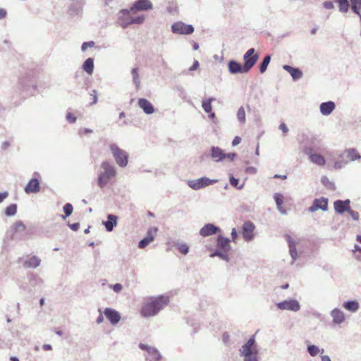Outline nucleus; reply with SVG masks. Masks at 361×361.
I'll return each instance as SVG.
<instances>
[{"instance_id": "1", "label": "nucleus", "mask_w": 361, "mask_h": 361, "mask_svg": "<svg viewBox=\"0 0 361 361\" xmlns=\"http://www.w3.org/2000/svg\"><path fill=\"white\" fill-rule=\"evenodd\" d=\"M169 302L167 296L151 297L145 300L140 310V314L145 317H152L166 307Z\"/></svg>"}, {"instance_id": "2", "label": "nucleus", "mask_w": 361, "mask_h": 361, "mask_svg": "<svg viewBox=\"0 0 361 361\" xmlns=\"http://www.w3.org/2000/svg\"><path fill=\"white\" fill-rule=\"evenodd\" d=\"M130 9L123 8L118 13V21L119 25L126 28L133 24L141 25L145 22V17L143 15L133 16Z\"/></svg>"}, {"instance_id": "3", "label": "nucleus", "mask_w": 361, "mask_h": 361, "mask_svg": "<svg viewBox=\"0 0 361 361\" xmlns=\"http://www.w3.org/2000/svg\"><path fill=\"white\" fill-rule=\"evenodd\" d=\"M102 171L99 173L97 178V183L100 188L106 185L110 180L116 175V171L113 166L108 161H103L101 164Z\"/></svg>"}, {"instance_id": "4", "label": "nucleus", "mask_w": 361, "mask_h": 361, "mask_svg": "<svg viewBox=\"0 0 361 361\" xmlns=\"http://www.w3.org/2000/svg\"><path fill=\"white\" fill-rule=\"evenodd\" d=\"M240 353L244 357V361H258V351L254 336L250 337L247 342L243 345Z\"/></svg>"}, {"instance_id": "5", "label": "nucleus", "mask_w": 361, "mask_h": 361, "mask_svg": "<svg viewBox=\"0 0 361 361\" xmlns=\"http://www.w3.org/2000/svg\"><path fill=\"white\" fill-rule=\"evenodd\" d=\"M110 149L116 160V164L121 167H125L128 164V158L126 152L120 149L116 145L111 144Z\"/></svg>"}, {"instance_id": "6", "label": "nucleus", "mask_w": 361, "mask_h": 361, "mask_svg": "<svg viewBox=\"0 0 361 361\" xmlns=\"http://www.w3.org/2000/svg\"><path fill=\"white\" fill-rule=\"evenodd\" d=\"M217 248H218V250L215 253L212 254L211 257H214V256L216 255V256H219L222 259L228 261V259L227 255L226 253L225 254L221 253V251L227 252L230 250L229 239H228L226 238H224L221 235H219V237L217 238Z\"/></svg>"}, {"instance_id": "7", "label": "nucleus", "mask_w": 361, "mask_h": 361, "mask_svg": "<svg viewBox=\"0 0 361 361\" xmlns=\"http://www.w3.org/2000/svg\"><path fill=\"white\" fill-rule=\"evenodd\" d=\"M133 14L138 12L149 11L153 9V4L150 0H135L128 8Z\"/></svg>"}, {"instance_id": "8", "label": "nucleus", "mask_w": 361, "mask_h": 361, "mask_svg": "<svg viewBox=\"0 0 361 361\" xmlns=\"http://www.w3.org/2000/svg\"><path fill=\"white\" fill-rule=\"evenodd\" d=\"M195 29L190 24H186L182 21H177L172 24L171 31L178 35H190L193 33Z\"/></svg>"}, {"instance_id": "9", "label": "nucleus", "mask_w": 361, "mask_h": 361, "mask_svg": "<svg viewBox=\"0 0 361 361\" xmlns=\"http://www.w3.org/2000/svg\"><path fill=\"white\" fill-rule=\"evenodd\" d=\"M259 53L254 48H251L244 54V65L245 71H249L259 59Z\"/></svg>"}, {"instance_id": "10", "label": "nucleus", "mask_w": 361, "mask_h": 361, "mask_svg": "<svg viewBox=\"0 0 361 361\" xmlns=\"http://www.w3.org/2000/svg\"><path fill=\"white\" fill-rule=\"evenodd\" d=\"M216 182V180H211L208 178L203 177L196 180H190L188 182V185L193 190H199L202 188L209 186Z\"/></svg>"}, {"instance_id": "11", "label": "nucleus", "mask_w": 361, "mask_h": 361, "mask_svg": "<svg viewBox=\"0 0 361 361\" xmlns=\"http://www.w3.org/2000/svg\"><path fill=\"white\" fill-rule=\"evenodd\" d=\"M255 226L251 221H246L243 226L242 235L245 241L251 240L254 237Z\"/></svg>"}, {"instance_id": "12", "label": "nucleus", "mask_w": 361, "mask_h": 361, "mask_svg": "<svg viewBox=\"0 0 361 361\" xmlns=\"http://www.w3.org/2000/svg\"><path fill=\"white\" fill-rule=\"evenodd\" d=\"M235 157V154H224L223 151L219 147H214L212 148V157L216 161L224 160L226 158L229 159L230 160H233Z\"/></svg>"}, {"instance_id": "13", "label": "nucleus", "mask_w": 361, "mask_h": 361, "mask_svg": "<svg viewBox=\"0 0 361 361\" xmlns=\"http://www.w3.org/2000/svg\"><path fill=\"white\" fill-rule=\"evenodd\" d=\"M277 307L280 310H288L291 311H298L300 309V305L295 300H284L277 304Z\"/></svg>"}, {"instance_id": "14", "label": "nucleus", "mask_w": 361, "mask_h": 361, "mask_svg": "<svg viewBox=\"0 0 361 361\" xmlns=\"http://www.w3.org/2000/svg\"><path fill=\"white\" fill-rule=\"evenodd\" d=\"M219 231L220 229L219 227L215 226L214 224H207L200 229V234L203 237H206L213 234H216Z\"/></svg>"}, {"instance_id": "15", "label": "nucleus", "mask_w": 361, "mask_h": 361, "mask_svg": "<svg viewBox=\"0 0 361 361\" xmlns=\"http://www.w3.org/2000/svg\"><path fill=\"white\" fill-rule=\"evenodd\" d=\"M328 207V200L324 197L314 200L313 204L310 207V210L311 212H315L319 209L326 211Z\"/></svg>"}, {"instance_id": "16", "label": "nucleus", "mask_w": 361, "mask_h": 361, "mask_svg": "<svg viewBox=\"0 0 361 361\" xmlns=\"http://www.w3.org/2000/svg\"><path fill=\"white\" fill-rule=\"evenodd\" d=\"M40 190L39 182L37 178H32L25 188L27 194L36 193Z\"/></svg>"}, {"instance_id": "17", "label": "nucleus", "mask_w": 361, "mask_h": 361, "mask_svg": "<svg viewBox=\"0 0 361 361\" xmlns=\"http://www.w3.org/2000/svg\"><path fill=\"white\" fill-rule=\"evenodd\" d=\"M104 313L112 324H116L120 321V314L114 310L106 308Z\"/></svg>"}, {"instance_id": "18", "label": "nucleus", "mask_w": 361, "mask_h": 361, "mask_svg": "<svg viewBox=\"0 0 361 361\" xmlns=\"http://www.w3.org/2000/svg\"><path fill=\"white\" fill-rule=\"evenodd\" d=\"M334 205L336 212L342 214L345 211L348 212L350 209V201L348 200L345 201L337 200L334 202Z\"/></svg>"}, {"instance_id": "19", "label": "nucleus", "mask_w": 361, "mask_h": 361, "mask_svg": "<svg viewBox=\"0 0 361 361\" xmlns=\"http://www.w3.org/2000/svg\"><path fill=\"white\" fill-rule=\"evenodd\" d=\"M229 71L231 73H247V71H245V65H241L240 63L236 61H231L228 64Z\"/></svg>"}, {"instance_id": "20", "label": "nucleus", "mask_w": 361, "mask_h": 361, "mask_svg": "<svg viewBox=\"0 0 361 361\" xmlns=\"http://www.w3.org/2000/svg\"><path fill=\"white\" fill-rule=\"evenodd\" d=\"M138 105L147 114H152L154 111L152 104L146 99H140Z\"/></svg>"}, {"instance_id": "21", "label": "nucleus", "mask_w": 361, "mask_h": 361, "mask_svg": "<svg viewBox=\"0 0 361 361\" xmlns=\"http://www.w3.org/2000/svg\"><path fill=\"white\" fill-rule=\"evenodd\" d=\"M283 68L290 73L293 80H298L302 76V72L298 68H293L288 65H284Z\"/></svg>"}, {"instance_id": "22", "label": "nucleus", "mask_w": 361, "mask_h": 361, "mask_svg": "<svg viewBox=\"0 0 361 361\" xmlns=\"http://www.w3.org/2000/svg\"><path fill=\"white\" fill-rule=\"evenodd\" d=\"M41 260L37 256H32L23 262L25 268H36L39 266Z\"/></svg>"}, {"instance_id": "23", "label": "nucleus", "mask_w": 361, "mask_h": 361, "mask_svg": "<svg viewBox=\"0 0 361 361\" xmlns=\"http://www.w3.org/2000/svg\"><path fill=\"white\" fill-rule=\"evenodd\" d=\"M335 109V104L333 102L322 103L320 105V111L323 115L330 114Z\"/></svg>"}, {"instance_id": "24", "label": "nucleus", "mask_w": 361, "mask_h": 361, "mask_svg": "<svg viewBox=\"0 0 361 361\" xmlns=\"http://www.w3.org/2000/svg\"><path fill=\"white\" fill-rule=\"evenodd\" d=\"M331 315L333 318V322L335 324H341L345 320L343 312L338 309H334L332 310Z\"/></svg>"}, {"instance_id": "25", "label": "nucleus", "mask_w": 361, "mask_h": 361, "mask_svg": "<svg viewBox=\"0 0 361 361\" xmlns=\"http://www.w3.org/2000/svg\"><path fill=\"white\" fill-rule=\"evenodd\" d=\"M334 2L337 4L338 11L341 13H346L348 12L350 8H351L349 0H334Z\"/></svg>"}, {"instance_id": "26", "label": "nucleus", "mask_w": 361, "mask_h": 361, "mask_svg": "<svg viewBox=\"0 0 361 361\" xmlns=\"http://www.w3.org/2000/svg\"><path fill=\"white\" fill-rule=\"evenodd\" d=\"M214 100L213 98L207 99L202 101V108L204 110L205 112L209 113V117L211 118H214L215 116V114L214 112H212V102Z\"/></svg>"}, {"instance_id": "27", "label": "nucleus", "mask_w": 361, "mask_h": 361, "mask_svg": "<svg viewBox=\"0 0 361 361\" xmlns=\"http://www.w3.org/2000/svg\"><path fill=\"white\" fill-rule=\"evenodd\" d=\"M310 159L314 164L318 166H324L326 164V160L324 157L319 154H311Z\"/></svg>"}, {"instance_id": "28", "label": "nucleus", "mask_w": 361, "mask_h": 361, "mask_svg": "<svg viewBox=\"0 0 361 361\" xmlns=\"http://www.w3.org/2000/svg\"><path fill=\"white\" fill-rule=\"evenodd\" d=\"M117 217L114 215H109L108 221L105 222V227L108 231H111L113 228L116 225Z\"/></svg>"}, {"instance_id": "29", "label": "nucleus", "mask_w": 361, "mask_h": 361, "mask_svg": "<svg viewBox=\"0 0 361 361\" xmlns=\"http://www.w3.org/2000/svg\"><path fill=\"white\" fill-rule=\"evenodd\" d=\"M83 70L88 74H92L94 69V61L91 58H88L85 60L82 65Z\"/></svg>"}, {"instance_id": "30", "label": "nucleus", "mask_w": 361, "mask_h": 361, "mask_svg": "<svg viewBox=\"0 0 361 361\" xmlns=\"http://www.w3.org/2000/svg\"><path fill=\"white\" fill-rule=\"evenodd\" d=\"M343 307L350 312H355L359 308V303L355 301H348L343 303Z\"/></svg>"}, {"instance_id": "31", "label": "nucleus", "mask_w": 361, "mask_h": 361, "mask_svg": "<svg viewBox=\"0 0 361 361\" xmlns=\"http://www.w3.org/2000/svg\"><path fill=\"white\" fill-rule=\"evenodd\" d=\"M283 199H284V197L281 194L276 193L274 195V200L277 204V207H278L279 210L282 213L286 212V210L282 207V204L283 203Z\"/></svg>"}, {"instance_id": "32", "label": "nucleus", "mask_w": 361, "mask_h": 361, "mask_svg": "<svg viewBox=\"0 0 361 361\" xmlns=\"http://www.w3.org/2000/svg\"><path fill=\"white\" fill-rule=\"evenodd\" d=\"M351 6V10L354 13H359L361 11V0H349Z\"/></svg>"}, {"instance_id": "33", "label": "nucleus", "mask_w": 361, "mask_h": 361, "mask_svg": "<svg viewBox=\"0 0 361 361\" xmlns=\"http://www.w3.org/2000/svg\"><path fill=\"white\" fill-rule=\"evenodd\" d=\"M270 61H271V57L269 55H267L264 58L262 62L261 63V64L259 66V71L261 73H263L266 71L267 66H268L269 63H270Z\"/></svg>"}, {"instance_id": "34", "label": "nucleus", "mask_w": 361, "mask_h": 361, "mask_svg": "<svg viewBox=\"0 0 361 361\" xmlns=\"http://www.w3.org/2000/svg\"><path fill=\"white\" fill-rule=\"evenodd\" d=\"M139 346H140V348L141 349L145 350H147L149 353L154 354L155 358L156 359H159L160 355H159L158 351L156 349H154L153 348H151V347H149L147 345H145V344H142V343H140Z\"/></svg>"}, {"instance_id": "35", "label": "nucleus", "mask_w": 361, "mask_h": 361, "mask_svg": "<svg viewBox=\"0 0 361 361\" xmlns=\"http://www.w3.org/2000/svg\"><path fill=\"white\" fill-rule=\"evenodd\" d=\"M73 211V207L72 204L70 203H66L63 206V212L65 213V215L63 216V218L66 219L68 216H69L72 214Z\"/></svg>"}, {"instance_id": "36", "label": "nucleus", "mask_w": 361, "mask_h": 361, "mask_svg": "<svg viewBox=\"0 0 361 361\" xmlns=\"http://www.w3.org/2000/svg\"><path fill=\"white\" fill-rule=\"evenodd\" d=\"M157 231H158L157 228H156V227L150 228L147 231V235L146 238H147L149 240L152 239V242L154 240V237L157 235Z\"/></svg>"}, {"instance_id": "37", "label": "nucleus", "mask_w": 361, "mask_h": 361, "mask_svg": "<svg viewBox=\"0 0 361 361\" xmlns=\"http://www.w3.org/2000/svg\"><path fill=\"white\" fill-rule=\"evenodd\" d=\"M17 212V207L16 204H11L6 209V214L7 216H13Z\"/></svg>"}, {"instance_id": "38", "label": "nucleus", "mask_w": 361, "mask_h": 361, "mask_svg": "<svg viewBox=\"0 0 361 361\" xmlns=\"http://www.w3.org/2000/svg\"><path fill=\"white\" fill-rule=\"evenodd\" d=\"M289 248H290V253L293 259L296 258L297 256V251L295 248V245L294 242L290 241L289 242Z\"/></svg>"}, {"instance_id": "39", "label": "nucleus", "mask_w": 361, "mask_h": 361, "mask_svg": "<svg viewBox=\"0 0 361 361\" xmlns=\"http://www.w3.org/2000/svg\"><path fill=\"white\" fill-rule=\"evenodd\" d=\"M307 350H308L309 353L312 356H316L319 352V348L317 346L313 345H309Z\"/></svg>"}, {"instance_id": "40", "label": "nucleus", "mask_w": 361, "mask_h": 361, "mask_svg": "<svg viewBox=\"0 0 361 361\" xmlns=\"http://www.w3.org/2000/svg\"><path fill=\"white\" fill-rule=\"evenodd\" d=\"M131 73L133 75V78L134 82L138 85L139 83H140L139 75H138V68H133V70L131 71Z\"/></svg>"}, {"instance_id": "41", "label": "nucleus", "mask_w": 361, "mask_h": 361, "mask_svg": "<svg viewBox=\"0 0 361 361\" xmlns=\"http://www.w3.org/2000/svg\"><path fill=\"white\" fill-rule=\"evenodd\" d=\"M25 226L20 222H16L13 226V231L14 232L23 231H25Z\"/></svg>"}, {"instance_id": "42", "label": "nucleus", "mask_w": 361, "mask_h": 361, "mask_svg": "<svg viewBox=\"0 0 361 361\" xmlns=\"http://www.w3.org/2000/svg\"><path fill=\"white\" fill-rule=\"evenodd\" d=\"M90 104H94L97 102V94L96 90H92L90 94Z\"/></svg>"}, {"instance_id": "43", "label": "nucleus", "mask_w": 361, "mask_h": 361, "mask_svg": "<svg viewBox=\"0 0 361 361\" xmlns=\"http://www.w3.org/2000/svg\"><path fill=\"white\" fill-rule=\"evenodd\" d=\"M150 243H152V239L149 240L147 238L145 237V238L140 241L139 247L142 249L145 248Z\"/></svg>"}, {"instance_id": "44", "label": "nucleus", "mask_w": 361, "mask_h": 361, "mask_svg": "<svg viewBox=\"0 0 361 361\" xmlns=\"http://www.w3.org/2000/svg\"><path fill=\"white\" fill-rule=\"evenodd\" d=\"M334 1H325L323 2L322 6L326 9H334Z\"/></svg>"}, {"instance_id": "45", "label": "nucleus", "mask_w": 361, "mask_h": 361, "mask_svg": "<svg viewBox=\"0 0 361 361\" xmlns=\"http://www.w3.org/2000/svg\"><path fill=\"white\" fill-rule=\"evenodd\" d=\"M348 157L350 158L351 160H355L357 159H360V156L357 154L355 150L352 149L348 152Z\"/></svg>"}, {"instance_id": "46", "label": "nucleus", "mask_w": 361, "mask_h": 361, "mask_svg": "<svg viewBox=\"0 0 361 361\" xmlns=\"http://www.w3.org/2000/svg\"><path fill=\"white\" fill-rule=\"evenodd\" d=\"M178 250L183 255H186L188 252L189 247L186 244H181L178 246Z\"/></svg>"}, {"instance_id": "47", "label": "nucleus", "mask_w": 361, "mask_h": 361, "mask_svg": "<svg viewBox=\"0 0 361 361\" xmlns=\"http://www.w3.org/2000/svg\"><path fill=\"white\" fill-rule=\"evenodd\" d=\"M66 119L69 123H73L76 121L77 118L73 113L68 112L66 114Z\"/></svg>"}, {"instance_id": "48", "label": "nucleus", "mask_w": 361, "mask_h": 361, "mask_svg": "<svg viewBox=\"0 0 361 361\" xmlns=\"http://www.w3.org/2000/svg\"><path fill=\"white\" fill-rule=\"evenodd\" d=\"M239 180L237 178H235L234 177H231L230 178V183L232 186H234L235 188H242V185L238 186Z\"/></svg>"}, {"instance_id": "49", "label": "nucleus", "mask_w": 361, "mask_h": 361, "mask_svg": "<svg viewBox=\"0 0 361 361\" xmlns=\"http://www.w3.org/2000/svg\"><path fill=\"white\" fill-rule=\"evenodd\" d=\"M348 212L354 220L357 221L359 219L360 216L358 212L351 210L350 208L349 209Z\"/></svg>"}, {"instance_id": "50", "label": "nucleus", "mask_w": 361, "mask_h": 361, "mask_svg": "<svg viewBox=\"0 0 361 361\" xmlns=\"http://www.w3.org/2000/svg\"><path fill=\"white\" fill-rule=\"evenodd\" d=\"M68 226L74 231H78L80 228V224L79 223H75V224H68Z\"/></svg>"}, {"instance_id": "51", "label": "nucleus", "mask_w": 361, "mask_h": 361, "mask_svg": "<svg viewBox=\"0 0 361 361\" xmlns=\"http://www.w3.org/2000/svg\"><path fill=\"white\" fill-rule=\"evenodd\" d=\"M279 129L282 130L284 134H286L288 132V128L284 123L280 124Z\"/></svg>"}, {"instance_id": "52", "label": "nucleus", "mask_w": 361, "mask_h": 361, "mask_svg": "<svg viewBox=\"0 0 361 361\" xmlns=\"http://www.w3.org/2000/svg\"><path fill=\"white\" fill-rule=\"evenodd\" d=\"M7 16V11L5 8H0V20L5 18Z\"/></svg>"}, {"instance_id": "53", "label": "nucleus", "mask_w": 361, "mask_h": 361, "mask_svg": "<svg viewBox=\"0 0 361 361\" xmlns=\"http://www.w3.org/2000/svg\"><path fill=\"white\" fill-rule=\"evenodd\" d=\"M240 142H241V138H240V137H238V136H235V137H234V139L233 140L232 145H233V146H236V145H238V144H240Z\"/></svg>"}, {"instance_id": "54", "label": "nucleus", "mask_w": 361, "mask_h": 361, "mask_svg": "<svg viewBox=\"0 0 361 361\" xmlns=\"http://www.w3.org/2000/svg\"><path fill=\"white\" fill-rule=\"evenodd\" d=\"M122 285L120 284V283H116L115 285L113 286V290L115 291V292H119L122 289Z\"/></svg>"}, {"instance_id": "55", "label": "nucleus", "mask_w": 361, "mask_h": 361, "mask_svg": "<svg viewBox=\"0 0 361 361\" xmlns=\"http://www.w3.org/2000/svg\"><path fill=\"white\" fill-rule=\"evenodd\" d=\"M199 67V62L195 60L194 62H193V64L192 66L189 68L190 71H195L196 69H197Z\"/></svg>"}, {"instance_id": "56", "label": "nucleus", "mask_w": 361, "mask_h": 361, "mask_svg": "<svg viewBox=\"0 0 361 361\" xmlns=\"http://www.w3.org/2000/svg\"><path fill=\"white\" fill-rule=\"evenodd\" d=\"M8 196V192L0 193V202H3Z\"/></svg>"}, {"instance_id": "57", "label": "nucleus", "mask_w": 361, "mask_h": 361, "mask_svg": "<svg viewBox=\"0 0 361 361\" xmlns=\"http://www.w3.org/2000/svg\"><path fill=\"white\" fill-rule=\"evenodd\" d=\"M231 237H232V240L233 241H235V240L237 238V231H236L235 228H233L232 232H231Z\"/></svg>"}, {"instance_id": "58", "label": "nucleus", "mask_w": 361, "mask_h": 361, "mask_svg": "<svg viewBox=\"0 0 361 361\" xmlns=\"http://www.w3.org/2000/svg\"><path fill=\"white\" fill-rule=\"evenodd\" d=\"M104 317L102 314H99V316L97 319V323L100 324L103 322Z\"/></svg>"}, {"instance_id": "59", "label": "nucleus", "mask_w": 361, "mask_h": 361, "mask_svg": "<svg viewBox=\"0 0 361 361\" xmlns=\"http://www.w3.org/2000/svg\"><path fill=\"white\" fill-rule=\"evenodd\" d=\"M81 45H95V43L94 41H88L82 42Z\"/></svg>"}, {"instance_id": "60", "label": "nucleus", "mask_w": 361, "mask_h": 361, "mask_svg": "<svg viewBox=\"0 0 361 361\" xmlns=\"http://www.w3.org/2000/svg\"><path fill=\"white\" fill-rule=\"evenodd\" d=\"M43 349L45 350H51V345L49 344H45L43 345Z\"/></svg>"}, {"instance_id": "61", "label": "nucleus", "mask_w": 361, "mask_h": 361, "mask_svg": "<svg viewBox=\"0 0 361 361\" xmlns=\"http://www.w3.org/2000/svg\"><path fill=\"white\" fill-rule=\"evenodd\" d=\"M274 178H281V179L285 180V179H286V178H287V176H286V175H284V176H280V175H277V174H276V175H275V176H274Z\"/></svg>"}, {"instance_id": "62", "label": "nucleus", "mask_w": 361, "mask_h": 361, "mask_svg": "<svg viewBox=\"0 0 361 361\" xmlns=\"http://www.w3.org/2000/svg\"><path fill=\"white\" fill-rule=\"evenodd\" d=\"M322 361H331V360L329 356L324 355L322 357Z\"/></svg>"}, {"instance_id": "63", "label": "nucleus", "mask_w": 361, "mask_h": 361, "mask_svg": "<svg viewBox=\"0 0 361 361\" xmlns=\"http://www.w3.org/2000/svg\"><path fill=\"white\" fill-rule=\"evenodd\" d=\"M317 31V27H314L311 30V34L312 35H314Z\"/></svg>"}, {"instance_id": "64", "label": "nucleus", "mask_w": 361, "mask_h": 361, "mask_svg": "<svg viewBox=\"0 0 361 361\" xmlns=\"http://www.w3.org/2000/svg\"><path fill=\"white\" fill-rule=\"evenodd\" d=\"M10 360L11 361H19L18 359L16 357H11Z\"/></svg>"}]
</instances>
